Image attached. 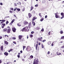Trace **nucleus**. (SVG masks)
Masks as SVG:
<instances>
[{
  "instance_id": "nucleus-1",
  "label": "nucleus",
  "mask_w": 64,
  "mask_h": 64,
  "mask_svg": "<svg viewBox=\"0 0 64 64\" xmlns=\"http://www.w3.org/2000/svg\"><path fill=\"white\" fill-rule=\"evenodd\" d=\"M33 64H38V58H36L34 59Z\"/></svg>"
},
{
  "instance_id": "nucleus-2",
  "label": "nucleus",
  "mask_w": 64,
  "mask_h": 64,
  "mask_svg": "<svg viewBox=\"0 0 64 64\" xmlns=\"http://www.w3.org/2000/svg\"><path fill=\"white\" fill-rule=\"evenodd\" d=\"M55 17L56 18H60V16L58 14V13H55Z\"/></svg>"
},
{
  "instance_id": "nucleus-3",
  "label": "nucleus",
  "mask_w": 64,
  "mask_h": 64,
  "mask_svg": "<svg viewBox=\"0 0 64 64\" xmlns=\"http://www.w3.org/2000/svg\"><path fill=\"white\" fill-rule=\"evenodd\" d=\"M26 27H25L22 30V31L23 32V31H24L25 32H26V31H27V30H25V29H26Z\"/></svg>"
},
{
  "instance_id": "nucleus-4",
  "label": "nucleus",
  "mask_w": 64,
  "mask_h": 64,
  "mask_svg": "<svg viewBox=\"0 0 64 64\" xmlns=\"http://www.w3.org/2000/svg\"><path fill=\"white\" fill-rule=\"evenodd\" d=\"M12 30L13 31V32H16V28H12Z\"/></svg>"
},
{
  "instance_id": "nucleus-5",
  "label": "nucleus",
  "mask_w": 64,
  "mask_h": 64,
  "mask_svg": "<svg viewBox=\"0 0 64 64\" xmlns=\"http://www.w3.org/2000/svg\"><path fill=\"white\" fill-rule=\"evenodd\" d=\"M22 36L20 35L18 36V38L20 40H21V39H22Z\"/></svg>"
},
{
  "instance_id": "nucleus-6",
  "label": "nucleus",
  "mask_w": 64,
  "mask_h": 64,
  "mask_svg": "<svg viewBox=\"0 0 64 64\" xmlns=\"http://www.w3.org/2000/svg\"><path fill=\"white\" fill-rule=\"evenodd\" d=\"M28 24V22H27L24 21V25H27Z\"/></svg>"
},
{
  "instance_id": "nucleus-7",
  "label": "nucleus",
  "mask_w": 64,
  "mask_h": 64,
  "mask_svg": "<svg viewBox=\"0 0 64 64\" xmlns=\"http://www.w3.org/2000/svg\"><path fill=\"white\" fill-rule=\"evenodd\" d=\"M4 26H5V24H2V28H4Z\"/></svg>"
},
{
  "instance_id": "nucleus-8",
  "label": "nucleus",
  "mask_w": 64,
  "mask_h": 64,
  "mask_svg": "<svg viewBox=\"0 0 64 64\" xmlns=\"http://www.w3.org/2000/svg\"><path fill=\"white\" fill-rule=\"evenodd\" d=\"M31 23L30 22L29 24L28 25V27L29 28H31Z\"/></svg>"
},
{
  "instance_id": "nucleus-9",
  "label": "nucleus",
  "mask_w": 64,
  "mask_h": 64,
  "mask_svg": "<svg viewBox=\"0 0 64 64\" xmlns=\"http://www.w3.org/2000/svg\"><path fill=\"white\" fill-rule=\"evenodd\" d=\"M10 28L8 29V31H7V32L8 33H10Z\"/></svg>"
},
{
  "instance_id": "nucleus-10",
  "label": "nucleus",
  "mask_w": 64,
  "mask_h": 64,
  "mask_svg": "<svg viewBox=\"0 0 64 64\" xmlns=\"http://www.w3.org/2000/svg\"><path fill=\"white\" fill-rule=\"evenodd\" d=\"M37 19V18H35V17H34L33 18V19L32 20V21H34V20H35V19Z\"/></svg>"
},
{
  "instance_id": "nucleus-11",
  "label": "nucleus",
  "mask_w": 64,
  "mask_h": 64,
  "mask_svg": "<svg viewBox=\"0 0 64 64\" xmlns=\"http://www.w3.org/2000/svg\"><path fill=\"white\" fill-rule=\"evenodd\" d=\"M31 16H32V15L30 13H29L28 16L29 17V18H31Z\"/></svg>"
},
{
  "instance_id": "nucleus-12",
  "label": "nucleus",
  "mask_w": 64,
  "mask_h": 64,
  "mask_svg": "<svg viewBox=\"0 0 64 64\" xmlns=\"http://www.w3.org/2000/svg\"><path fill=\"white\" fill-rule=\"evenodd\" d=\"M4 54L5 55H6V56H7L8 55V53L7 52H5L4 53Z\"/></svg>"
},
{
  "instance_id": "nucleus-13",
  "label": "nucleus",
  "mask_w": 64,
  "mask_h": 64,
  "mask_svg": "<svg viewBox=\"0 0 64 64\" xmlns=\"http://www.w3.org/2000/svg\"><path fill=\"white\" fill-rule=\"evenodd\" d=\"M4 42V43L6 44V45H8V42H7V41H5Z\"/></svg>"
},
{
  "instance_id": "nucleus-14",
  "label": "nucleus",
  "mask_w": 64,
  "mask_h": 64,
  "mask_svg": "<svg viewBox=\"0 0 64 64\" xmlns=\"http://www.w3.org/2000/svg\"><path fill=\"white\" fill-rule=\"evenodd\" d=\"M47 43L48 45H50L51 44V43L50 42H48Z\"/></svg>"
},
{
  "instance_id": "nucleus-15",
  "label": "nucleus",
  "mask_w": 64,
  "mask_h": 64,
  "mask_svg": "<svg viewBox=\"0 0 64 64\" xmlns=\"http://www.w3.org/2000/svg\"><path fill=\"white\" fill-rule=\"evenodd\" d=\"M38 40L40 41H42L41 38H38Z\"/></svg>"
},
{
  "instance_id": "nucleus-16",
  "label": "nucleus",
  "mask_w": 64,
  "mask_h": 64,
  "mask_svg": "<svg viewBox=\"0 0 64 64\" xmlns=\"http://www.w3.org/2000/svg\"><path fill=\"white\" fill-rule=\"evenodd\" d=\"M16 10L18 11H20V8H16Z\"/></svg>"
},
{
  "instance_id": "nucleus-17",
  "label": "nucleus",
  "mask_w": 64,
  "mask_h": 64,
  "mask_svg": "<svg viewBox=\"0 0 64 64\" xmlns=\"http://www.w3.org/2000/svg\"><path fill=\"white\" fill-rule=\"evenodd\" d=\"M1 50L2 51H3V46L1 47Z\"/></svg>"
},
{
  "instance_id": "nucleus-18",
  "label": "nucleus",
  "mask_w": 64,
  "mask_h": 64,
  "mask_svg": "<svg viewBox=\"0 0 64 64\" xmlns=\"http://www.w3.org/2000/svg\"><path fill=\"white\" fill-rule=\"evenodd\" d=\"M60 33L61 34H63V31L61 30L60 31Z\"/></svg>"
},
{
  "instance_id": "nucleus-19",
  "label": "nucleus",
  "mask_w": 64,
  "mask_h": 64,
  "mask_svg": "<svg viewBox=\"0 0 64 64\" xmlns=\"http://www.w3.org/2000/svg\"><path fill=\"white\" fill-rule=\"evenodd\" d=\"M32 24L34 26L35 25V23L34 22H32Z\"/></svg>"
},
{
  "instance_id": "nucleus-20",
  "label": "nucleus",
  "mask_w": 64,
  "mask_h": 64,
  "mask_svg": "<svg viewBox=\"0 0 64 64\" xmlns=\"http://www.w3.org/2000/svg\"><path fill=\"white\" fill-rule=\"evenodd\" d=\"M33 6L31 7V8H30V11H32V10H33Z\"/></svg>"
},
{
  "instance_id": "nucleus-21",
  "label": "nucleus",
  "mask_w": 64,
  "mask_h": 64,
  "mask_svg": "<svg viewBox=\"0 0 64 64\" xmlns=\"http://www.w3.org/2000/svg\"><path fill=\"white\" fill-rule=\"evenodd\" d=\"M15 19H13L12 20V21L11 22L12 23H13L14 22V21H15Z\"/></svg>"
},
{
  "instance_id": "nucleus-22",
  "label": "nucleus",
  "mask_w": 64,
  "mask_h": 64,
  "mask_svg": "<svg viewBox=\"0 0 64 64\" xmlns=\"http://www.w3.org/2000/svg\"><path fill=\"white\" fill-rule=\"evenodd\" d=\"M4 31H7V29L6 28H5L3 30Z\"/></svg>"
},
{
  "instance_id": "nucleus-23",
  "label": "nucleus",
  "mask_w": 64,
  "mask_h": 64,
  "mask_svg": "<svg viewBox=\"0 0 64 64\" xmlns=\"http://www.w3.org/2000/svg\"><path fill=\"white\" fill-rule=\"evenodd\" d=\"M8 23H9V22L8 21H7L6 22V25H7V24H8Z\"/></svg>"
},
{
  "instance_id": "nucleus-24",
  "label": "nucleus",
  "mask_w": 64,
  "mask_h": 64,
  "mask_svg": "<svg viewBox=\"0 0 64 64\" xmlns=\"http://www.w3.org/2000/svg\"><path fill=\"white\" fill-rule=\"evenodd\" d=\"M30 58L32 59V58H33V56H30Z\"/></svg>"
},
{
  "instance_id": "nucleus-25",
  "label": "nucleus",
  "mask_w": 64,
  "mask_h": 64,
  "mask_svg": "<svg viewBox=\"0 0 64 64\" xmlns=\"http://www.w3.org/2000/svg\"><path fill=\"white\" fill-rule=\"evenodd\" d=\"M41 31H42V32H44V28H42L41 30Z\"/></svg>"
},
{
  "instance_id": "nucleus-26",
  "label": "nucleus",
  "mask_w": 64,
  "mask_h": 64,
  "mask_svg": "<svg viewBox=\"0 0 64 64\" xmlns=\"http://www.w3.org/2000/svg\"><path fill=\"white\" fill-rule=\"evenodd\" d=\"M25 8H23V9L22 10V11H25Z\"/></svg>"
},
{
  "instance_id": "nucleus-27",
  "label": "nucleus",
  "mask_w": 64,
  "mask_h": 64,
  "mask_svg": "<svg viewBox=\"0 0 64 64\" xmlns=\"http://www.w3.org/2000/svg\"><path fill=\"white\" fill-rule=\"evenodd\" d=\"M61 15H62V16H64V14H63V13L62 12L61 13Z\"/></svg>"
},
{
  "instance_id": "nucleus-28",
  "label": "nucleus",
  "mask_w": 64,
  "mask_h": 64,
  "mask_svg": "<svg viewBox=\"0 0 64 64\" xmlns=\"http://www.w3.org/2000/svg\"><path fill=\"white\" fill-rule=\"evenodd\" d=\"M57 55H61V54L60 53H58L57 54Z\"/></svg>"
},
{
  "instance_id": "nucleus-29",
  "label": "nucleus",
  "mask_w": 64,
  "mask_h": 64,
  "mask_svg": "<svg viewBox=\"0 0 64 64\" xmlns=\"http://www.w3.org/2000/svg\"><path fill=\"white\" fill-rule=\"evenodd\" d=\"M43 20H44V18H43L42 19H41L40 21L41 22L43 21Z\"/></svg>"
},
{
  "instance_id": "nucleus-30",
  "label": "nucleus",
  "mask_w": 64,
  "mask_h": 64,
  "mask_svg": "<svg viewBox=\"0 0 64 64\" xmlns=\"http://www.w3.org/2000/svg\"><path fill=\"white\" fill-rule=\"evenodd\" d=\"M2 21L4 23V22H5V21H6V20H2Z\"/></svg>"
},
{
  "instance_id": "nucleus-31",
  "label": "nucleus",
  "mask_w": 64,
  "mask_h": 64,
  "mask_svg": "<svg viewBox=\"0 0 64 64\" xmlns=\"http://www.w3.org/2000/svg\"><path fill=\"white\" fill-rule=\"evenodd\" d=\"M30 37H31V38H32V37H33V35L30 34Z\"/></svg>"
},
{
  "instance_id": "nucleus-32",
  "label": "nucleus",
  "mask_w": 64,
  "mask_h": 64,
  "mask_svg": "<svg viewBox=\"0 0 64 64\" xmlns=\"http://www.w3.org/2000/svg\"><path fill=\"white\" fill-rule=\"evenodd\" d=\"M42 48H44V46H43V44H42Z\"/></svg>"
},
{
  "instance_id": "nucleus-33",
  "label": "nucleus",
  "mask_w": 64,
  "mask_h": 64,
  "mask_svg": "<svg viewBox=\"0 0 64 64\" xmlns=\"http://www.w3.org/2000/svg\"><path fill=\"white\" fill-rule=\"evenodd\" d=\"M12 39H14V40H15V39H16V38L14 37H13L12 38Z\"/></svg>"
},
{
  "instance_id": "nucleus-34",
  "label": "nucleus",
  "mask_w": 64,
  "mask_h": 64,
  "mask_svg": "<svg viewBox=\"0 0 64 64\" xmlns=\"http://www.w3.org/2000/svg\"><path fill=\"white\" fill-rule=\"evenodd\" d=\"M61 48H64V45L62 46L61 47Z\"/></svg>"
},
{
  "instance_id": "nucleus-35",
  "label": "nucleus",
  "mask_w": 64,
  "mask_h": 64,
  "mask_svg": "<svg viewBox=\"0 0 64 64\" xmlns=\"http://www.w3.org/2000/svg\"><path fill=\"white\" fill-rule=\"evenodd\" d=\"M23 48H24V49L25 48H26V46H23Z\"/></svg>"
},
{
  "instance_id": "nucleus-36",
  "label": "nucleus",
  "mask_w": 64,
  "mask_h": 64,
  "mask_svg": "<svg viewBox=\"0 0 64 64\" xmlns=\"http://www.w3.org/2000/svg\"><path fill=\"white\" fill-rule=\"evenodd\" d=\"M24 38H22V42L24 41Z\"/></svg>"
},
{
  "instance_id": "nucleus-37",
  "label": "nucleus",
  "mask_w": 64,
  "mask_h": 64,
  "mask_svg": "<svg viewBox=\"0 0 64 64\" xmlns=\"http://www.w3.org/2000/svg\"><path fill=\"white\" fill-rule=\"evenodd\" d=\"M17 56H18V58H20V55L18 54V55Z\"/></svg>"
},
{
  "instance_id": "nucleus-38",
  "label": "nucleus",
  "mask_w": 64,
  "mask_h": 64,
  "mask_svg": "<svg viewBox=\"0 0 64 64\" xmlns=\"http://www.w3.org/2000/svg\"><path fill=\"white\" fill-rule=\"evenodd\" d=\"M33 13H34V14H35V12L34 10H33L32 11Z\"/></svg>"
},
{
  "instance_id": "nucleus-39",
  "label": "nucleus",
  "mask_w": 64,
  "mask_h": 64,
  "mask_svg": "<svg viewBox=\"0 0 64 64\" xmlns=\"http://www.w3.org/2000/svg\"><path fill=\"white\" fill-rule=\"evenodd\" d=\"M61 39H64V36L61 37Z\"/></svg>"
},
{
  "instance_id": "nucleus-40",
  "label": "nucleus",
  "mask_w": 64,
  "mask_h": 64,
  "mask_svg": "<svg viewBox=\"0 0 64 64\" xmlns=\"http://www.w3.org/2000/svg\"><path fill=\"white\" fill-rule=\"evenodd\" d=\"M13 10H14V9L13 8H11V10H12L13 11Z\"/></svg>"
},
{
  "instance_id": "nucleus-41",
  "label": "nucleus",
  "mask_w": 64,
  "mask_h": 64,
  "mask_svg": "<svg viewBox=\"0 0 64 64\" xmlns=\"http://www.w3.org/2000/svg\"><path fill=\"white\" fill-rule=\"evenodd\" d=\"M10 13H13V12H12V11H11V10H10Z\"/></svg>"
},
{
  "instance_id": "nucleus-42",
  "label": "nucleus",
  "mask_w": 64,
  "mask_h": 64,
  "mask_svg": "<svg viewBox=\"0 0 64 64\" xmlns=\"http://www.w3.org/2000/svg\"><path fill=\"white\" fill-rule=\"evenodd\" d=\"M34 33V32H31V34H33Z\"/></svg>"
},
{
  "instance_id": "nucleus-43",
  "label": "nucleus",
  "mask_w": 64,
  "mask_h": 64,
  "mask_svg": "<svg viewBox=\"0 0 64 64\" xmlns=\"http://www.w3.org/2000/svg\"><path fill=\"white\" fill-rule=\"evenodd\" d=\"M38 4L35 5V7H38Z\"/></svg>"
},
{
  "instance_id": "nucleus-44",
  "label": "nucleus",
  "mask_w": 64,
  "mask_h": 64,
  "mask_svg": "<svg viewBox=\"0 0 64 64\" xmlns=\"http://www.w3.org/2000/svg\"><path fill=\"white\" fill-rule=\"evenodd\" d=\"M64 18V16H62L61 17V19H63Z\"/></svg>"
},
{
  "instance_id": "nucleus-45",
  "label": "nucleus",
  "mask_w": 64,
  "mask_h": 64,
  "mask_svg": "<svg viewBox=\"0 0 64 64\" xmlns=\"http://www.w3.org/2000/svg\"><path fill=\"white\" fill-rule=\"evenodd\" d=\"M50 51L48 52L47 53L48 54H50Z\"/></svg>"
},
{
  "instance_id": "nucleus-46",
  "label": "nucleus",
  "mask_w": 64,
  "mask_h": 64,
  "mask_svg": "<svg viewBox=\"0 0 64 64\" xmlns=\"http://www.w3.org/2000/svg\"><path fill=\"white\" fill-rule=\"evenodd\" d=\"M17 25L18 26H21L19 24H18Z\"/></svg>"
},
{
  "instance_id": "nucleus-47",
  "label": "nucleus",
  "mask_w": 64,
  "mask_h": 64,
  "mask_svg": "<svg viewBox=\"0 0 64 64\" xmlns=\"http://www.w3.org/2000/svg\"><path fill=\"white\" fill-rule=\"evenodd\" d=\"M13 43L15 44H16V42H13Z\"/></svg>"
},
{
  "instance_id": "nucleus-48",
  "label": "nucleus",
  "mask_w": 64,
  "mask_h": 64,
  "mask_svg": "<svg viewBox=\"0 0 64 64\" xmlns=\"http://www.w3.org/2000/svg\"><path fill=\"white\" fill-rule=\"evenodd\" d=\"M38 47V44H36V47L37 48Z\"/></svg>"
},
{
  "instance_id": "nucleus-49",
  "label": "nucleus",
  "mask_w": 64,
  "mask_h": 64,
  "mask_svg": "<svg viewBox=\"0 0 64 64\" xmlns=\"http://www.w3.org/2000/svg\"><path fill=\"white\" fill-rule=\"evenodd\" d=\"M26 56L25 55H24V58H26Z\"/></svg>"
},
{
  "instance_id": "nucleus-50",
  "label": "nucleus",
  "mask_w": 64,
  "mask_h": 64,
  "mask_svg": "<svg viewBox=\"0 0 64 64\" xmlns=\"http://www.w3.org/2000/svg\"><path fill=\"white\" fill-rule=\"evenodd\" d=\"M45 18H47V16L46 15L45 16Z\"/></svg>"
},
{
  "instance_id": "nucleus-51",
  "label": "nucleus",
  "mask_w": 64,
  "mask_h": 64,
  "mask_svg": "<svg viewBox=\"0 0 64 64\" xmlns=\"http://www.w3.org/2000/svg\"><path fill=\"white\" fill-rule=\"evenodd\" d=\"M0 4L1 5H3V4L2 2H0Z\"/></svg>"
},
{
  "instance_id": "nucleus-52",
  "label": "nucleus",
  "mask_w": 64,
  "mask_h": 64,
  "mask_svg": "<svg viewBox=\"0 0 64 64\" xmlns=\"http://www.w3.org/2000/svg\"><path fill=\"white\" fill-rule=\"evenodd\" d=\"M46 41V40H44L42 41V42H45Z\"/></svg>"
},
{
  "instance_id": "nucleus-53",
  "label": "nucleus",
  "mask_w": 64,
  "mask_h": 64,
  "mask_svg": "<svg viewBox=\"0 0 64 64\" xmlns=\"http://www.w3.org/2000/svg\"><path fill=\"white\" fill-rule=\"evenodd\" d=\"M12 23H12V22H11L10 23V25H12Z\"/></svg>"
},
{
  "instance_id": "nucleus-54",
  "label": "nucleus",
  "mask_w": 64,
  "mask_h": 64,
  "mask_svg": "<svg viewBox=\"0 0 64 64\" xmlns=\"http://www.w3.org/2000/svg\"><path fill=\"white\" fill-rule=\"evenodd\" d=\"M50 32H49L48 33V34L49 35H50Z\"/></svg>"
},
{
  "instance_id": "nucleus-55",
  "label": "nucleus",
  "mask_w": 64,
  "mask_h": 64,
  "mask_svg": "<svg viewBox=\"0 0 64 64\" xmlns=\"http://www.w3.org/2000/svg\"><path fill=\"white\" fill-rule=\"evenodd\" d=\"M22 60L23 61H25V60H24V59L23 58L22 59Z\"/></svg>"
},
{
  "instance_id": "nucleus-56",
  "label": "nucleus",
  "mask_w": 64,
  "mask_h": 64,
  "mask_svg": "<svg viewBox=\"0 0 64 64\" xmlns=\"http://www.w3.org/2000/svg\"><path fill=\"white\" fill-rule=\"evenodd\" d=\"M14 6H17V4H16V3L14 4Z\"/></svg>"
},
{
  "instance_id": "nucleus-57",
  "label": "nucleus",
  "mask_w": 64,
  "mask_h": 64,
  "mask_svg": "<svg viewBox=\"0 0 64 64\" xmlns=\"http://www.w3.org/2000/svg\"><path fill=\"white\" fill-rule=\"evenodd\" d=\"M2 38V36H0V39H1Z\"/></svg>"
},
{
  "instance_id": "nucleus-58",
  "label": "nucleus",
  "mask_w": 64,
  "mask_h": 64,
  "mask_svg": "<svg viewBox=\"0 0 64 64\" xmlns=\"http://www.w3.org/2000/svg\"><path fill=\"white\" fill-rule=\"evenodd\" d=\"M14 17H16V15L15 14H14Z\"/></svg>"
},
{
  "instance_id": "nucleus-59",
  "label": "nucleus",
  "mask_w": 64,
  "mask_h": 64,
  "mask_svg": "<svg viewBox=\"0 0 64 64\" xmlns=\"http://www.w3.org/2000/svg\"><path fill=\"white\" fill-rule=\"evenodd\" d=\"M20 52V53H22V50H21Z\"/></svg>"
},
{
  "instance_id": "nucleus-60",
  "label": "nucleus",
  "mask_w": 64,
  "mask_h": 64,
  "mask_svg": "<svg viewBox=\"0 0 64 64\" xmlns=\"http://www.w3.org/2000/svg\"><path fill=\"white\" fill-rule=\"evenodd\" d=\"M39 15L40 17H41V13H40L39 14Z\"/></svg>"
},
{
  "instance_id": "nucleus-61",
  "label": "nucleus",
  "mask_w": 64,
  "mask_h": 64,
  "mask_svg": "<svg viewBox=\"0 0 64 64\" xmlns=\"http://www.w3.org/2000/svg\"><path fill=\"white\" fill-rule=\"evenodd\" d=\"M37 28H38L37 30H39L40 28H39V27H37Z\"/></svg>"
},
{
  "instance_id": "nucleus-62",
  "label": "nucleus",
  "mask_w": 64,
  "mask_h": 64,
  "mask_svg": "<svg viewBox=\"0 0 64 64\" xmlns=\"http://www.w3.org/2000/svg\"><path fill=\"white\" fill-rule=\"evenodd\" d=\"M53 46V43H52V46Z\"/></svg>"
},
{
  "instance_id": "nucleus-63",
  "label": "nucleus",
  "mask_w": 64,
  "mask_h": 64,
  "mask_svg": "<svg viewBox=\"0 0 64 64\" xmlns=\"http://www.w3.org/2000/svg\"><path fill=\"white\" fill-rule=\"evenodd\" d=\"M16 8H14V11H16Z\"/></svg>"
},
{
  "instance_id": "nucleus-64",
  "label": "nucleus",
  "mask_w": 64,
  "mask_h": 64,
  "mask_svg": "<svg viewBox=\"0 0 64 64\" xmlns=\"http://www.w3.org/2000/svg\"><path fill=\"white\" fill-rule=\"evenodd\" d=\"M8 28H10V26H8Z\"/></svg>"
}]
</instances>
